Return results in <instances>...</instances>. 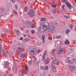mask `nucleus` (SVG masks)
Instances as JSON below:
<instances>
[{
	"instance_id": "1",
	"label": "nucleus",
	"mask_w": 76,
	"mask_h": 76,
	"mask_svg": "<svg viewBox=\"0 0 76 76\" xmlns=\"http://www.w3.org/2000/svg\"><path fill=\"white\" fill-rule=\"evenodd\" d=\"M47 29L50 33H53L56 31V28L54 26L50 25L47 22L40 24L39 30L41 32H44Z\"/></svg>"
},
{
	"instance_id": "2",
	"label": "nucleus",
	"mask_w": 76,
	"mask_h": 76,
	"mask_svg": "<svg viewBox=\"0 0 76 76\" xmlns=\"http://www.w3.org/2000/svg\"><path fill=\"white\" fill-rule=\"evenodd\" d=\"M66 5H67L68 8L70 9L69 10H67V11H70L72 12H75V9L73 7V5H72L69 2H66Z\"/></svg>"
},
{
	"instance_id": "3",
	"label": "nucleus",
	"mask_w": 76,
	"mask_h": 76,
	"mask_svg": "<svg viewBox=\"0 0 76 76\" xmlns=\"http://www.w3.org/2000/svg\"><path fill=\"white\" fill-rule=\"evenodd\" d=\"M35 52H37V49L35 48H31L29 50V53L31 55H35Z\"/></svg>"
},
{
	"instance_id": "4",
	"label": "nucleus",
	"mask_w": 76,
	"mask_h": 76,
	"mask_svg": "<svg viewBox=\"0 0 76 76\" xmlns=\"http://www.w3.org/2000/svg\"><path fill=\"white\" fill-rule=\"evenodd\" d=\"M64 50L63 48H58V51L56 52L57 54H66L65 52L64 51Z\"/></svg>"
},
{
	"instance_id": "5",
	"label": "nucleus",
	"mask_w": 76,
	"mask_h": 76,
	"mask_svg": "<svg viewBox=\"0 0 76 76\" xmlns=\"http://www.w3.org/2000/svg\"><path fill=\"white\" fill-rule=\"evenodd\" d=\"M22 52V48H18L16 51V53L18 55L20 54Z\"/></svg>"
},
{
	"instance_id": "6",
	"label": "nucleus",
	"mask_w": 76,
	"mask_h": 76,
	"mask_svg": "<svg viewBox=\"0 0 76 76\" xmlns=\"http://www.w3.org/2000/svg\"><path fill=\"white\" fill-rule=\"evenodd\" d=\"M58 62V60H55L51 64V66L52 67H54L56 65V64Z\"/></svg>"
},
{
	"instance_id": "7",
	"label": "nucleus",
	"mask_w": 76,
	"mask_h": 76,
	"mask_svg": "<svg viewBox=\"0 0 76 76\" xmlns=\"http://www.w3.org/2000/svg\"><path fill=\"white\" fill-rule=\"evenodd\" d=\"M50 62V58L48 57H46V59L45 60V64H49V63Z\"/></svg>"
},
{
	"instance_id": "8",
	"label": "nucleus",
	"mask_w": 76,
	"mask_h": 76,
	"mask_svg": "<svg viewBox=\"0 0 76 76\" xmlns=\"http://www.w3.org/2000/svg\"><path fill=\"white\" fill-rule=\"evenodd\" d=\"M65 62L66 63H69L70 64H73V61L69 59H66L65 60Z\"/></svg>"
},
{
	"instance_id": "9",
	"label": "nucleus",
	"mask_w": 76,
	"mask_h": 76,
	"mask_svg": "<svg viewBox=\"0 0 76 76\" xmlns=\"http://www.w3.org/2000/svg\"><path fill=\"white\" fill-rule=\"evenodd\" d=\"M9 63L8 62H5L4 63V68H8L9 67Z\"/></svg>"
},
{
	"instance_id": "10",
	"label": "nucleus",
	"mask_w": 76,
	"mask_h": 76,
	"mask_svg": "<svg viewBox=\"0 0 76 76\" xmlns=\"http://www.w3.org/2000/svg\"><path fill=\"white\" fill-rule=\"evenodd\" d=\"M27 15L28 16H30L31 17L34 15V12H28L27 13Z\"/></svg>"
},
{
	"instance_id": "11",
	"label": "nucleus",
	"mask_w": 76,
	"mask_h": 76,
	"mask_svg": "<svg viewBox=\"0 0 76 76\" xmlns=\"http://www.w3.org/2000/svg\"><path fill=\"white\" fill-rule=\"evenodd\" d=\"M1 53V54L3 56L4 54L5 53V50H2V48H0V53Z\"/></svg>"
},
{
	"instance_id": "12",
	"label": "nucleus",
	"mask_w": 76,
	"mask_h": 76,
	"mask_svg": "<svg viewBox=\"0 0 76 76\" xmlns=\"http://www.w3.org/2000/svg\"><path fill=\"white\" fill-rule=\"evenodd\" d=\"M69 55L72 58H75V53H71L69 54Z\"/></svg>"
},
{
	"instance_id": "13",
	"label": "nucleus",
	"mask_w": 76,
	"mask_h": 76,
	"mask_svg": "<svg viewBox=\"0 0 76 76\" xmlns=\"http://www.w3.org/2000/svg\"><path fill=\"white\" fill-rule=\"evenodd\" d=\"M14 32L16 33V34L17 35H19L20 34V32H19V30H14Z\"/></svg>"
},
{
	"instance_id": "14",
	"label": "nucleus",
	"mask_w": 76,
	"mask_h": 76,
	"mask_svg": "<svg viewBox=\"0 0 76 76\" xmlns=\"http://www.w3.org/2000/svg\"><path fill=\"white\" fill-rule=\"evenodd\" d=\"M51 54L53 55V56H55V51H54V49L52 51Z\"/></svg>"
},
{
	"instance_id": "15",
	"label": "nucleus",
	"mask_w": 76,
	"mask_h": 76,
	"mask_svg": "<svg viewBox=\"0 0 76 76\" xmlns=\"http://www.w3.org/2000/svg\"><path fill=\"white\" fill-rule=\"evenodd\" d=\"M60 44V41H57L55 44V46L56 47H57Z\"/></svg>"
},
{
	"instance_id": "16",
	"label": "nucleus",
	"mask_w": 76,
	"mask_h": 76,
	"mask_svg": "<svg viewBox=\"0 0 76 76\" xmlns=\"http://www.w3.org/2000/svg\"><path fill=\"white\" fill-rule=\"evenodd\" d=\"M29 41V38H27V39H24L23 40V42H27V41Z\"/></svg>"
},
{
	"instance_id": "17",
	"label": "nucleus",
	"mask_w": 76,
	"mask_h": 76,
	"mask_svg": "<svg viewBox=\"0 0 76 76\" xmlns=\"http://www.w3.org/2000/svg\"><path fill=\"white\" fill-rule=\"evenodd\" d=\"M17 68H16V67H13L12 69V70H13V72H15L17 70Z\"/></svg>"
},
{
	"instance_id": "18",
	"label": "nucleus",
	"mask_w": 76,
	"mask_h": 76,
	"mask_svg": "<svg viewBox=\"0 0 76 76\" xmlns=\"http://www.w3.org/2000/svg\"><path fill=\"white\" fill-rule=\"evenodd\" d=\"M63 17L65 19H69V15L66 16L65 15H63Z\"/></svg>"
},
{
	"instance_id": "19",
	"label": "nucleus",
	"mask_w": 76,
	"mask_h": 76,
	"mask_svg": "<svg viewBox=\"0 0 76 76\" xmlns=\"http://www.w3.org/2000/svg\"><path fill=\"white\" fill-rule=\"evenodd\" d=\"M68 28L69 29H72L73 28V25L72 24H70L68 26Z\"/></svg>"
},
{
	"instance_id": "20",
	"label": "nucleus",
	"mask_w": 76,
	"mask_h": 76,
	"mask_svg": "<svg viewBox=\"0 0 76 76\" xmlns=\"http://www.w3.org/2000/svg\"><path fill=\"white\" fill-rule=\"evenodd\" d=\"M52 70L53 71V72H56V67H55V66H52Z\"/></svg>"
},
{
	"instance_id": "21",
	"label": "nucleus",
	"mask_w": 76,
	"mask_h": 76,
	"mask_svg": "<svg viewBox=\"0 0 76 76\" xmlns=\"http://www.w3.org/2000/svg\"><path fill=\"white\" fill-rule=\"evenodd\" d=\"M64 7H65V5L64 4L61 6V8L62 9H63L64 10H66V9L64 8Z\"/></svg>"
},
{
	"instance_id": "22",
	"label": "nucleus",
	"mask_w": 76,
	"mask_h": 76,
	"mask_svg": "<svg viewBox=\"0 0 76 76\" xmlns=\"http://www.w3.org/2000/svg\"><path fill=\"white\" fill-rule=\"evenodd\" d=\"M25 69L26 70L27 72H28V66L27 65H26L25 66Z\"/></svg>"
},
{
	"instance_id": "23",
	"label": "nucleus",
	"mask_w": 76,
	"mask_h": 76,
	"mask_svg": "<svg viewBox=\"0 0 76 76\" xmlns=\"http://www.w3.org/2000/svg\"><path fill=\"white\" fill-rule=\"evenodd\" d=\"M20 57L21 58H24V57H25V54H22L21 55Z\"/></svg>"
},
{
	"instance_id": "24",
	"label": "nucleus",
	"mask_w": 76,
	"mask_h": 76,
	"mask_svg": "<svg viewBox=\"0 0 76 76\" xmlns=\"http://www.w3.org/2000/svg\"><path fill=\"white\" fill-rule=\"evenodd\" d=\"M74 68V66H71L69 68V69L70 70H72L73 68Z\"/></svg>"
},
{
	"instance_id": "25",
	"label": "nucleus",
	"mask_w": 76,
	"mask_h": 76,
	"mask_svg": "<svg viewBox=\"0 0 76 76\" xmlns=\"http://www.w3.org/2000/svg\"><path fill=\"white\" fill-rule=\"evenodd\" d=\"M52 12H53V13L55 14L56 13V12H57V11H56V10L54 9H53L52 10Z\"/></svg>"
},
{
	"instance_id": "26",
	"label": "nucleus",
	"mask_w": 76,
	"mask_h": 76,
	"mask_svg": "<svg viewBox=\"0 0 76 76\" xmlns=\"http://www.w3.org/2000/svg\"><path fill=\"white\" fill-rule=\"evenodd\" d=\"M65 44H69V41L68 40H66L65 42Z\"/></svg>"
},
{
	"instance_id": "27",
	"label": "nucleus",
	"mask_w": 76,
	"mask_h": 76,
	"mask_svg": "<svg viewBox=\"0 0 76 76\" xmlns=\"http://www.w3.org/2000/svg\"><path fill=\"white\" fill-rule=\"evenodd\" d=\"M41 20L42 21H45L46 20V19L44 18H42Z\"/></svg>"
},
{
	"instance_id": "28",
	"label": "nucleus",
	"mask_w": 76,
	"mask_h": 76,
	"mask_svg": "<svg viewBox=\"0 0 76 76\" xmlns=\"http://www.w3.org/2000/svg\"><path fill=\"white\" fill-rule=\"evenodd\" d=\"M26 32L27 34H28L29 32V29H27L26 31Z\"/></svg>"
},
{
	"instance_id": "29",
	"label": "nucleus",
	"mask_w": 76,
	"mask_h": 76,
	"mask_svg": "<svg viewBox=\"0 0 76 76\" xmlns=\"http://www.w3.org/2000/svg\"><path fill=\"white\" fill-rule=\"evenodd\" d=\"M31 12V13H32L33 12H34V10H33L32 9H30L29 10V12Z\"/></svg>"
},
{
	"instance_id": "30",
	"label": "nucleus",
	"mask_w": 76,
	"mask_h": 76,
	"mask_svg": "<svg viewBox=\"0 0 76 76\" xmlns=\"http://www.w3.org/2000/svg\"><path fill=\"white\" fill-rule=\"evenodd\" d=\"M61 36H56V38H57V39H59L60 38H61Z\"/></svg>"
},
{
	"instance_id": "31",
	"label": "nucleus",
	"mask_w": 76,
	"mask_h": 76,
	"mask_svg": "<svg viewBox=\"0 0 76 76\" xmlns=\"http://www.w3.org/2000/svg\"><path fill=\"white\" fill-rule=\"evenodd\" d=\"M40 69H41V70H42L44 69V68L43 66H40Z\"/></svg>"
},
{
	"instance_id": "32",
	"label": "nucleus",
	"mask_w": 76,
	"mask_h": 76,
	"mask_svg": "<svg viewBox=\"0 0 76 76\" xmlns=\"http://www.w3.org/2000/svg\"><path fill=\"white\" fill-rule=\"evenodd\" d=\"M70 32V31L69 29H67L66 31V34H69V33Z\"/></svg>"
},
{
	"instance_id": "33",
	"label": "nucleus",
	"mask_w": 76,
	"mask_h": 76,
	"mask_svg": "<svg viewBox=\"0 0 76 76\" xmlns=\"http://www.w3.org/2000/svg\"><path fill=\"white\" fill-rule=\"evenodd\" d=\"M48 69V66H45V67L44 68L45 70H47V69Z\"/></svg>"
},
{
	"instance_id": "34",
	"label": "nucleus",
	"mask_w": 76,
	"mask_h": 76,
	"mask_svg": "<svg viewBox=\"0 0 76 76\" xmlns=\"http://www.w3.org/2000/svg\"><path fill=\"white\" fill-rule=\"evenodd\" d=\"M41 50L39 49L38 50L37 52V54H39V53H40V52H41Z\"/></svg>"
},
{
	"instance_id": "35",
	"label": "nucleus",
	"mask_w": 76,
	"mask_h": 76,
	"mask_svg": "<svg viewBox=\"0 0 76 76\" xmlns=\"http://www.w3.org/2000/svg\"><path fill=\"white\" fill-rule=\"evenodd\" d=\"M1 11L2 12H4V8H1Z\"/></svg>"
},
{
	"instance_id": "36",
	"label": "nucleus",
	"mask_w": 76,
	"mask_h": 76,
	"mask_svg": "<svg viewBox=\"0 0 76 76\" xmlns=\"http://www.w3.org/2000/svg\"><path fill=\"white\" fill-rule=\"evenodd\" d=\"M31 28H35V25H34V24H32L31 25Z\"/></svg>"
},
{
	"instance_id": "37",
	"label": "nucleus",
	"mask_w": 76,
	"mask_h": 76,
	"mask_svg": "<svg viewBox=\"0 0 76 76\" xmlns=\"http://www.w3.org/2000/svg\"><path fill=\"white\" fill-rule=\"evenodd\" d=\"M45 39V36H44V35H42V39L44 40V39Z\"/></svg>"
},
{
	"instance_id": "38",
	"label": "nucleus",
	"mask_w": 76,
	"mask_h": 76,
	"mask_svg": "<svg viewBox=\"0 0 76 76\" xmlns=\"http://www.w3.org/2000/svg\"><path fill=\"white\" fill-rule=\"evenodd\" d=\"M56 6H57V5L54 4V5H52V7H53L55 8V7H56Z\"/></svg>"
},
{
	"instance_id": "39",
	"label": "nucleus",
	"mask_w": 76,
	"mask_h": 76,
	"mask_svg": "<svg viewBox=\"0 0 76 76\" xmlns=\"http://www.w3.org/2000/svg\"><path fill=\"white\" fill-rule=\"evenodd\" d=\"M40 62V60L39 59L37 60V64H38V63H39Z\"/></svg>"
},
{
	"instance_id": "40",
	"label": "nucleus",
	"mask_w": 76,
	"mask_h": 76,
	"mask_svg": "<svg viewBox=\"0 0 76 76\" xmlns=\"http://www.w3.org/2000/svg\"><path fill=\"white\" fill-rule=\"evenodd\" d=\"M73 61L75 63H76V59H73Z\"/></svg>"
},
{
	"instance_id": "41",
	"label": "nucleus",
	"mask_w": 76,
	"mask_h": 76,
	"mask_svg": "<svg viewBox=\"0 0 76 76\" xmlns=\"http://www.w3.org/2000/svg\"><path fill=\"white\" fill-rule=\"evenodd\" d=\"M67 1V0H61V1L62 2V3H64V2H66Z\"/></svg>"
},
{
	"instance_id": "42",
	"label": "nucleus",
	"mask_w": 76,
	"mask_h": 76,
	"mask_svg": "<svg viewBox=\"0 0 76 76\" xmlns=\"http://www.w3.org/2000/svg\"><path fill=\"white\" fill-rule=\"evenodd\" d=\"M45 58H42V61H44V63H45Z\"/></svg>"
},
{
	"instance_id": "43",
	"label": "nucleus",
	"mask_w": 76,
	"mask_h": 76,
	"mask_svg": "<svg viewBox=\"0 0 76 76\" xmlns=\"http://www.w3.org/2000/svg\"><path fill=\"white\" fill-rule=\"evenodd\" d=\"M47 51H45V53H44V55L45 56L47 55Z\"/></svg>"
},
{
	"instance_id": "44",
	"label": "nucleus",
	"mask_w": 76,
	"mask_h": 76,
	"mask_svg": "<svg viewBox=\"0 0 76 76\" xmlns=\"http://www.w3.org/2000/svg\"><path fill=\"white\" fill-rule=\"evenodd\" d=\"M31 63H32V62L31 61H30L29 62H28V64H31Z\"/></svg>"
},
{
	"instance_id": "45",
	"label": "nucleus",
	"mask_w": 76,
	"mask_h": 76,
	"mask_svg": "<svg viewBox=\"0 0 76 76\" xmlns=\"http://www.w3.org/2000/svg\"><path fill=\"white\" fill-rule=\"evenodd\" d=\"M14 13L15 15H17V12H16L15 11H14Z\"/></svg>"
},
{
	"instance_id": "46",
	"label": "nucleus",
	"mask_w": 76,
	"mask_h": 76,
	"mask_svg": "<svg viewBox=\"0 0 76 76\" xmlns=\"http://www.w3.org/2000/svg\"><path fill=\"white\" fill-rule=\"evenodd\" d=\"M70 50H71V51H73L74 50V49L72 48H70Z\"/></svg>"
},
{
	"instance_id": "47",
	"label": "nucleus",
	"mask_w": 76,
	"mask_h": 76,
	"mask_svg": "<svg viewBox=\"0 0 76 76\" xmlns=\"http://www.w3.org/2000/svg\"><path fill=\"white\" fill-rule=\"evenodd\" d=\"M15 7L16 9H18V5H15Z\"/></svg>"
},
{
	"instance_id": "48",
	"label": "nucleus",
	"mask_w": 76,
	"mask_h": 76,
	"mask_svg": "<svg viewBox=\"0 0 76 76\" xmlns=\"http://www.w3.org/2000/svg\"><path fill=\"white\" fill-rule=\"evenodd\" d=\"M2 47H3V48H4V47L2 46V45H0V48H2Z\"/></svg>"
},
{
	"instance_id": "49",
	"label": "nucleus",
	"mask_w": 76,
	"mask_h": 76,
	"mask_svg": "<svg viewBox=\"0 0 76 76\" xmlns=\"http://www.w3.org/2000/svg\"><path fill=\"white\" fill-rule=\"evenodd\" d=\"M34 30H32L31 31V33H32V34H34Z\"/></svg>"
},
{
	"instance_id": "50",
	"label": "nucleus",
	"mask_w": 76,
	"mask_h": 76,
	"mask_svg": "<svg viewBox=\"0 0 76 76\" xmlns=\"http://www.w3.org/2000/svg\"><path fill=\"white\" fill-rule=\"evenodd\" d=\"M59 75L60 76H62V74L61 73H60L59 74Z\"/></svg>"
},
{
	"instance_id": "51",
	"label": "nucleus",
	"mask_w": 76,
	"mask_h": 76,
	"mask_svg": "<svg viewBox=\"0 0 76 76\" xmlns=\"http://www.w3.org/2000/svg\"><path fill=\"white\" fill-rule=\"evenodd\" d=\"M24 11L25 12H27V9L26 8L24 9Z\"/></svg>"
},
{
	"instance_id": "52",
	"label": "nucleus",
	"mask_w": 76,
	"mask_h": 76,
	"mask_svg": "<svg viewBox=\"0 0 76 76\" xmlns=\"http://www.w3.org/2000/svg\"><path fill=\"white\" fill-rule=\"evenodd\" d=\"M56 23V21H54V23L55 25H57V23Z\"/></svg>"
},
{
	"instance_id": "53",
	"label": "nucleus",
	"mask_w": 76,
	"mask_h": 76,
	"mask_svg": "<svg viewBox=\"0 0 76 76\" xmlns=\"http://www.w3.org/2000/svg\"><path fill=\"white\" fill-rule=\"evenodd\" d=\"M2 37H3V38H5V36L4 35H2Z\"/></svg>"
},
{
	"instance_id": "54",
	"label": "nucleus",
	"mask_w": 76,
	"mask_h": 76,
	"mask_svg": "<svg viewBox=\"0 0 76 76\" xmlns=\"http://www.w3.org/2000/svg\"><path fill=\"white\" fill-rule=\"evenodd\" d=\"M48 39H49V40H52V38H49Z\"/></svg>"
},
{
	"instance_id": "55",
	"label": "nucleus",
	"mask_w": 76,
	"mask_h": 76,
	"mask_svg": "<svg viewBox=\"0 0 76 76\" xmlns=\"http://www.w3.org/2000/svg\"><path fill=\"white\" fill-rule=\"evenodd\" d=\"M11 1L12 3H14V2H15V1L13 0H11Z\"/></svg>"
},
{
	"instance_id": "56",
	"label": "nucleus",
	"mask_w": 76,
	"mask_h": 76,
	"mask_svg": "<svg viewBox=\"0 0 76 76\" xmlns=\"http://www.w3.org/2000/svg\"><path fill=\"white\" fill-rule=\"evenodd\" d=\"M45 55H43V57H42V58H45Z\"/></svg>"
},
{
	"instance_id": "57",
	"label": "nucleus",
	"mask_w": 76,
	"mask_h": 76,
	"mask_svg": "<svg viewBox=\"0 0 76 76\" xmlns=\"http://www.w3.org/2000/svg\"><path fill=\"white\" fill-rule=\"evenodd\" d=\"M23 72H24V71H22L21 72V73L22 74H23Z\"/></svg>"
},
{
	"instance_id": "58",
	"label": "nucleus",
	"mask_w": 76,
	"mask_h": 76,
	"mask_svg": "<svg viewBox=\"0 0 76 76\" xmlns=\"http://www.w3.org/2000/svg\"><path fill=\"white\" fill-rule=\"evenodd\" d=\"M19 76H22V75H20V73H19Z\"/></svg>"
},
{
	"instance_id": "59",
	"label": "nucleus",
	"mask_w": 76,
	"mask_h": 76,
	"mask_svg": "<svg viewBox=\"0 0 76 76\" xmlns=\"http://www.w3.org/2000/svg\"><path fill=\"white\" fill-rule=\"evenodd\" d=\"M23 39V38H20V40H22Z\"/></svg>"
},
{
	"instance_id": "60",
	"label": "nucleus",
	"mask_w": 76,
	"mask_h": 76,
	"mask_svg": "<svg viewBox=\"0 0 76 76\" xmlns=\"http://www.w3.org/2000/svg\"><path fill=\"white\" fill-rule=\"evenodd\" d=\"M26 34L24 35V37H26Z\"/></svg>"
},
{
	"instance_id": "61",
	"label": "nucleus",
	"mask_w": 76,
	"mask_h": 76,
	"mask_svg": "<svg viewBox=\"0 0 76 76\" xmlns=\"http://www.w3.org/2000/svg\"><path fill=\"white\" fill-rule=\"evenodd\" d=\"M7 31H8V30H6V32H7Z\"/></svg>"
},
{
	"instance_id": "62",
	"label": "nucleus",
	"mask_w": 76,
	"mask_h": 76,
	"mask_svg": "<svg viewBox=\"0 0 76 76\" xmlns=\"http://www.w3.org/2000/svg\"><path fill=\"white\" fill-rule=\"evenodd\" d=\"M43 42H44V41H45V40H44V39H43Z\"/></svg>"
},
{
	"instance_id": "63",
	"label": "nucleus",
	"mask_w": 76,
	"mask_h": 76,
	"mask_svg": "<svg viewBox=\"0 0 76 76\" xmlns=\"http://www.w3.org/2000/svg\"><path fill=\"white\" fill-rule=\"evenodd\" d=\"M39 76H42V75H40Z\"/></svg>"
},
{
	"instance_id": "64",
	"label": "nucleus",
	"mask_w": 76,
	"mask_h": 76,
	"mask_svg": "<svg viewBox=\"0 0 76 76\" xmlns=\"http://www.w3.org/2000/svg\"><path fill=\"white\" fill-rule=\"evenodd\" d=\"M41 42V43L42 42Z\"/></svg>"
}]
</instances>
